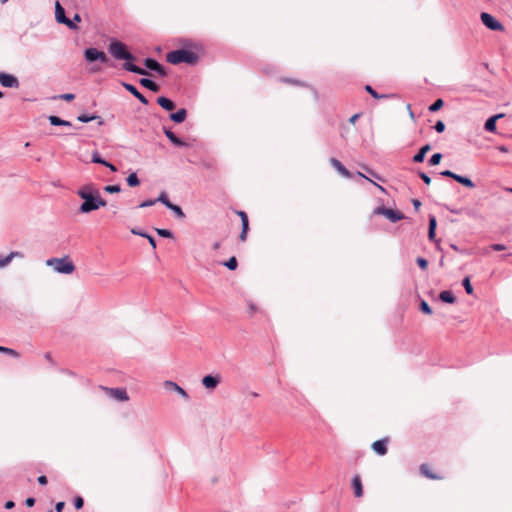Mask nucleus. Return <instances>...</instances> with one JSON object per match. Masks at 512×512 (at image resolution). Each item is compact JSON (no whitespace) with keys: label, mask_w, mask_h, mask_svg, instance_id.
Returning a JSON list of instances; mask_svg holds the SVG:
<instances>
[{"label":"nucleus","mask_w":512,"mask_h":512,"mask_svg":"<svg viewBox=\"0 0 512 512\" xmlns=\"http://www.w3.org/2000/svg\"><path fill=\"white\" fill-rule=\"evenodd\" d=\"M462 285H463V287H464V289H465V291H466V293L468 295H472L473 294L474 290H473V287L471 285L470 278L468 276L463 279Z\"/></svg>","instance_id":"nucleus-34"},{"label":"nucleus","mask_w":512,"mask_h":512,"mask_svg":"<svg viewBox=\"0 0 512 512\" xmlns=\"http://www.w3.org/2000/svg\"><path fill=\"white\" fill-rule=\"evenodd\" d=\"M139 84L152 92H158L160 90V86L148 78H141Z\"/></svg>","instance_id":"nucleus-23"},{"label":"nucleus","mask_w":512,"mask_h":512,"mask_svg":"<svg viewBox=\"0 0 512 512\" xmlns=\"http://www.w3.org/2000/svg\"><path fill=\"white\" fill-rule=\"evenodd\" d=\"M418 175L425 184L429 185L431 183V178L426 173L419 172Z\"/></svg>","instance_id":"nucleus-50"},{"label":"nucleus","mask_w":512,"mask_h":512,"mask_svg":"<svg viewBox=\"0 0 512 512\" xmlns=\"http://www.w3.org/2000/svg\"><path fill=\"white\" fill-rule=\"evenodd\" d=\"M91 161L96 164L105 165L107 164V161L103 159L98 152H95L92 154Z\"/></svg>","instance_id":"nucleus-40"},{"label":"nucleus","mask_w":512,"mask_h":512,"mask_svg":"<svg viewBox=\"0 0 512 512\" xmlns=\"http://www.w3.org/2000/svg\"><path fill=\"white\" fill-rule=\"evenodd\" d=\"M431 150L430 144H426L420 148V150L413 156V161L421 163L424 161L427 152Z\"/></svg>","instance_id":"nucleus-24"},{"label":"nucleus","mask_w":512,"mask_h":512,"mask_svg":"<svg viewBox=\"0 0 512 512\" xmlns=\"http://www.w3.org/2000/svg\"><path fill=\"white\" fill-rule=\"evenodd\" d=\"M104 191L110 194L119 193L121 191L120 185H107L104 187Z\"/></svg>","instance_id":"nucleus-41"},{"label":"nucleus","mask_w":512,"mask_h":512,"mask_svg":"<svg viewBox=\"0 0 512 512\" xmlns=\"http://www.w3.org/2000/svg\"><path fill=\"white\" fill-rule=\"evenodd\" d=\"M0 352L2 353H6L8 355H11L15 358H18L19 357V353L11 348H8V347H4V346H0Z\"/></svg>","instance_id":"nucleus-44"},{"label":"nucleus","mask_w":512,"mask_h":512,"mask_svg":"<svg viewBox=\"0 0 512 512\" xmlns=\"http://www.w3.org/2000/svg\"><path fill=\"white\" fill-rule=\"evenodd\" d=\"M365 90L375 99L386 98L387 95L378 94L370 85H366Z\"/></svg>","instance_id":"nucleus-42"},{"label":"nucleus","mask_w":512,"mask_h":512,"mask_svg":"<svg viewBox=\"0 0 512 512\" xmlns=\"http://www.w3.org/2000/svg\"><path fill=\"white\" fill-rule=\"evenodd\" d=\"M126 182L130 187H136L140 184V180L135 172H132L127 178Z\"/></svg>","instance_id":"nucleus-31"},{"label":"nucleus","mask_w":512,"mask_h":512,"mask_svg":"<svg viewBox=\"0 0 512 512\" xmlns=\"http://www.w3.org/2000/svg\"><path fill=\"white\" fill-rule=\"evenodd\" d=\"M374 214L384 215L393 223L398 222L404 218V215L400 211L386 208L384 206L377 207L374 210Z\"/></svg>","instance_id":"nucleus-7"},{"label":"nucleus","mask_w":512,"mask_h":512,"mask_svg":"<svg viewBox=\"0 0 512 512\" xmlns=\"http://www.w3.org/2000/svg\"><path fill=\"white\" fill-rule=\"evenodd\" d=\"M64 506H65V503L64 502H58L56 503L55 505V510L57 512H62V510L64 509Z\"/></svg>","instance_id":"nucleus-54"},{"label":"nucleus","mask_w":512,"mask_h":512,"mask_svg":"<svg viewBox=\"0 0 512 512\" xmlns=\"http://www.w3.org/2000/svg\"><path fill=\"white\" fill-rule=\"evenodd\" d=\"M38 483L40 485H46L47 484V477L45 475H41L38 477Z\"/></svg>","instance_id":"nucleus-55"},{"label":"nucleus","mask_w":512,"mask_h":512,"mask_svg":"<svg viewBox=\"0 0 512 512\" xmlns=\"http://www.w3.org/2000/svg\"><path fill=\"white\" fill-rule=\"evenodd\" d=\"M482 23L492 31H503L504 26L491 14L482 12L480 15Z\"/></svg>","instance_id":"nucleus-8"},{"label":"nucleus","mask_w":512,"mask_h":512,"mask_svg":"<svg viewBox=\"0 0 512 512\" xmlns=\"http://www.w3.org/2000/svg\"><path fill=\"white\" fill-rule=\"evenodd\" d=\"M14 506H15V503L12 500L7 501L4 505L5 509H12V508H14Z\"/></svg>","instance_id":"nucleus-57"},{"label":"nucleus","mask_w":512,"mask_h":512,"mask_svg":"<svg viewBox=\"0 0 512 512\" xmlns=\"http://www.w3.org/2000/svg\"><path fill=\"white\" fill-rule=\"evenodd\" d=\"M156 200V203L157 202H160L162 204H164L167 208H168V205L172 204V202H170V200L168 199V196L166 194V192H161L158 196V198L155 199Z\"/></svg>","instance_id":"nucleus-35"},{"label":"nucleus","mask_w":512,"mask_h":512,"mask_svg":"<svg viewBox=\"0 0 512 512\" xmlns=\"http://www.w3.org/2000/svg\"><path fill=\"white\" fill-rule=\"evenodd\" d=\"M46 265L52 267L54 271L61 274H71L75 270V265L67 256L62 258H49Z\"/></svg>","instance_id":"nucleus-4"},{"label":"nucleus","mask_w":512,"mask_h":512,"mask_svg":"<svg viewBox=\"0 0 512 512\" xmlns=\"http://www.w3.org/2000/svg\"><path fill=\"white\" fill-rule=\"evenodd\" d=\"M75 98L73 93H65L58 96H54L53 99H62L65 101H72Z\"/></svg>","instance_id":"nucleus-45"},{"label":"nucleus","mask_w":512,"mask_h":512,"mask_svg":"<svg viewBox=\"0 0 512 512\" xmlns=\"http://www.w3.org/2000/svg\"><path fill=\"white\" fill-rule=\"evenodd\" d=\"M144 65L147 69H149L151 71H155L160 76L166 75L165 68L157 60H155L153 58H146L144 60Z\"/></svg>","instance_id":"nucleus-11"},{"label":"nucleus","mask_w":512,"mask_h":512,"mask_svg":"<svg viewBox=\"0 0 512 512\" xmlns=\"http://www.w3.org/2000/svg\"><path fill=\"white\" fill-rule=\"evenodd\" d=\"M387 443L388 439H381L377 440L372 444V449L378 454V455H385L387 453Z\"/></svg>","instance_id":"nucleus-19"},{"label":"nucleus","mask_w":512,"mask_h":512,"mask_svg":"<svg viewBox=\"0 0 512 512\" xmlns=\"http://www.w3.org/2000/svg\"><path fill=\"white\" fill-rule=\"evenodd\" d=\"M434 129L438 133L444 132V130H445V123L443 121H441V120L437 121L436 124L434 125Z\"/></svg>","instance_id":"nucleus-47"},{"label":"nucleus","mask_w":512,"mask_h":512,"mask_svg":"<svg viewBox=\"0 0 512 512\" xmlns=\"http://www.w3.org/2000/svg\"><path fill=\"white\" fill-rule=\"evenodd\" d=\"M157 103L164 109V110H167V111H172L176 105L175 103L168 99L167 97H164V96H160L157 98Z\"/></svg>","instance_id":"nucleus-25"},{"label":"nucleus","mask_w":512,"mask_h":512,"mask_svg":"<svg viewBox=\"0 0 512 512\" xmlns=\"http://www.w3.org/2000/svg\"><path fill=\"white\" fill-rule=\"evenodd\" d=\"M131 232H132V234H134V235H139V236H141V237H146V236H147V233H145V232H141V231H138V230H136V229H132V230H131Z\"/></svg>","instance_id":"nucleus-56"},{"label":"nucleus","mask_w":512,"mask_h":512,"mask_svg":"<svg viewBox=\"0 0 512 512\" xmlns=\"http://www.w3.org/2000/svg\"><path fill=\"white\" fill-rule=\"evenodd\" d=\"M84 505V500L82 497L78 496L74 499V506L76 509H81Z\"/></svg>","instance_id":"nucleus-49"},{"label":"nucleus","mask_w":512,"mask_h":512,"mask_svg":"<svg viewBox=\"0 0 512 512\" xmlns=\"http://www.w3.org/2000/svg\"><path fill=\"white\" fill-rule=\"evenodd\" d=\"M108 51L115 59L126 61L122 65L124 70L144 76L149 74L147 70L132 63L135 60V56L128 51L127 46L123 42L112 40L108 46Z\"/></svg>","instance_id":"nucleus-1"},{"label":"nucleus","mask_w":512,"mask_h":512,"mask_svg":"<svg viewBox=\"0 0 512 512\" xmlns=\"http://www.w3.org/2000/svg\"><path fill=\"white\" fill-rule=\"evenodd\" d=\"M71 21H74V23L76 24L77 22H81V16L80 14L76 13L74 16H73V19H71Z\"/></svg>","instance_id":"nucleus-61"},{"label":"nucleus","mask_w":512,"mask_h":512,"mask_svg":"<svg viewBox=\"0 0 512 512\" xmlns=\"http://www.w3.org/2000/svg\"><path fill=\"white\" fill-rule=\"evenodd\" d=\"M223 265L227 267L229 270H235L238 266V262L236 257H231L227 261L223 262Z\"/></svg>","instance_id":"nucleus-33"},{"label":"nucleus","mask_w":512,"mask_h":512,"mask_svg":"<svg viewBox=\"0 0 512 512\" xmlns=\"http://www.w3.org/2000/svg\"><path fill=\"white\" fill-rule=\"evenodd\" d=\"M421 473L426 476L429 479H438L439 477L435 474H433L430 470L427 464H422L420 466Z\"/></svg>","instance_id":"nucleus-32"},{"label":"nucleus","mask_w":512,"mask_h":512,"mask_svg":"<svg viewBox=\"0 0 512 512\" xmlns=\"http://www.w3.org/2000/svg\"><path fill=\"white\" fill-rule=\"evenodd\" d=\"M412 204H413V206H414V208H415L416 210H418V209L420 208V206H421V202H420L418 199H414V200L412 201Z\"/></svg>","instance_id":"nucleus-60"},{"label":"nucleus","mask_w":512,"mask_h":512,"mask_svg":"<svg viewBox=\"0 0 512 512\" xmlns=\"http://www.w3.org/2000/svg\"><path fill=\"white\" fill-rule=\"evenodd\" d=\"M0 84L3 87H7V88H18L19 87V81H18L17 77H15L14 75L5 73V72H0Z\"/></svg>","instance_id":"nucleus-10"},{"label":"nucleus","mask_w":512,"mask_h":512,"mask_svg":"<svg viewBox=\"0 0 512 512\" xmlns=\"http://www.w3.org/2000/svg\"><path fill=\"white\" fill-rule=\"evenodd\" d=\"M491 249L494 250V251H502V250H505L506 249V246L503 245V244H492L491 245Z\"/></svg>","instance_id":"nucleus-51"},{"label":"nucleus","mask_w":512,"mask_h":512,"mask_svg":"<svg viewBox=\"0 0 512 512\" xmlns=\"http://www.w3.org/2000/svg\"><path fill=\"white\" fill-rule=\"evenodd\" d=\"M442 154L441 153H435L433 154L430 159H429V165L431 166H435V165H438L442 159Z\"/></svg>","instance_id":"nucleus-39"},{"label":"nucleus","mask_w":512,"mask_h":512,"mask_svg":"<svg viewBox=\"0 0 512 512\" xmlns=\"http://www.w3.org/2000/svg\"><path fill=\"white\" fill-rule=\"evenodd\" d=\"M420 310L424 314H427V315H431L432 314V309H431V307L429 306V304L425 300L421 301V303H420Z\"/></svg>","instance_id":"nucleus-43"},{"label":"nucleus","mask_w":512,"mask_h":512,"mask_svg":"<svg viewBox=\"0 0 512 512\" xmlns=\"http://www.w3.org/2000/svg\"><path fill=\"white\" fill-rule=\"evenodd\" d=\"M164 387L167 390H171V391L178 393L181 397H183L186 400L189 399V395L187 394V392L182 387H180L177 383H175L173 381L166 380L164 382Z\"/></svg>","instance_id":"nucleus-13"},{"label":"nucleus","mask_w":512,"mask_h":512,"mask_svg":"<svg viewBox=\"0 0 512 512\" xmlns=\"http://www.w3.org/2000/svg\"><path fill=\"white\" fill-rule=\"evenodd\" d=\"M443 177H449V178H452L454 179L455 181H457L458 183L464 185L465 187L467 188H474L475 187V184L474 182L466 177V176H462V175H459V174H456L450 170H444L440 173Z\"/></svg>","instance_id":"nucleus-9"},{"label":"nucleus","mask_w":512,"mask_h":512,"mask_svg":"<svg viewBox=\"0 0 512 512\" xmlns=\"http://www.w3.org/2000/svg\"><path fill=\"white\" fill-rule=\"evenodd\" d=\"M48 119H49L50 124L53 126H66V127L72 126L71 122H69L67 120H63V119L59 118L58 116L52 115Z\"/></svg>","instance_id":"nucleus-29"},{"label":"nucleus","mask_w":512,"mask_h":512,"mask_svg":"<svg viewBox=\"0 0 512 512\" xmlns=\"http://www.w3.org/2000/svg\"><path fill=\"white\" fill-rule=\"evenodd\" d=\"M16 257H23V254L18 251H13L10 252L7 256L0 255V268L8 266Z\"/></svg>","instance_id":"nucleus-20"},{"label":"nucleus","mask_w":512,"mask_h":512,"mask_svg":"<svg viewBox=\"0 0 512 512\" xmlns=\"http://www.w3.org/2000/svg\"><path fill=\"white\" fill-rule=\"evenodd\" d=\"M83 56L88 63L100 62L104 64L109 61V58L105 52L99 51L94 47L85 49Z\"/></svg>","instance_id":"nucleus-5"},{"label":"nucleus","mask_w":512,"mask_h":512,"mask_svg":"<svg viewBox=\"0 0 512 512\" xmlns=\"http://www.w3.org/2000/svg\"><path fill=\"white\" fill-rule=\"evenodd\" d=\"M497 149H498L500 152H502V153H507V152H508V148H507L506 146H503V145H502V146H499Z\"/></svg>","instance_id":"nucleus-62"},{"label":"nucleus","mask_w":512,"mask_h":512,"mask_svg":"<svg viewBox=\"0 0 512 512\" xmlns=\"http://www.w3.org/2000/svg\"><path fill=\"white\" fill-rule=\"evenodd\" d=\"M122 86L128 91L130 92L133 96H135L142 104L144 105H147L148 104V100L147 98L138 91V89L132 85V84H129V83H126V82H123L122 83Z\"/></svg>","instance_id":"nucleus-14"},{"label":"nucleus","mask_w":512,"mask_h":512,"mask_svg":"<svg viewBox=\"0 0 512 512\" xmlns=\"http://www.w3.org/2000/svg\"><path fill=\"white\" fill-rule=\"evenodd\" d=\"M25 504L27 507H33L35 504V499L33 497H29L26 499Z\"/></svg>","instance_id":"nucleus-53"},{"label":"nucleus","mask_w":512,"mask_h":512,"mask_svg":"<svg viewBox=\"0 0 512 512\" xmlns=\"http://www.w3.org/2000/svg\"><path fill=\"white\" fill-rule=\"evenodd\" d=\"M154 204H156V200L155 199H148V200H145L142 203H140L138 207L139 208H146V207L153 206Z\"/></svg>","instance_id":"nucleus-48"},{"label":"nucleus","mask_w":512,"mask_h":512,"mask_svg":"<svg viewBox=\"0 0 512 512\" xmlns=\"http://www.w3.org/2000/svg\"><path fill=\"white\" fill-rule=\"evenodd\" d=\"M97 118H100L99 116H96V115H86V114H80L78 117H77V120L80 121V122H83V123H88V122H91Z\"/></svg>","instance_id":"nucleus-36"},{"label":"nucleus","mask_w":512,"mask_h":512,"mask_svg":"<svg viewBox=\"0 0 512 512\" xmlns=\"http://www.w3.org/2000/svg\"><path fill=\"white\" fill-rule=\"evenodd\" d=\"M502 117H504V114H497V115L489 117L484 124L485 130H487L489 132H495L496 131V122L499 118H502Z\"/></svg>","instance_id":"nucleus-22"},{"label":"nucleus","mask_w":512,"mask_h":512,"mask_svg":"<svg viewBox=\"0 0 512 512\" xmlns=\"http://www.w3.org/2000/svg\"><path fill=\"white\" fill-rule=\"evenodd\" d=\"M101 70V67L100 66H97V65H93L91 67V72H99Z\"/></svg>","instance_id":"nucleus-63"},{"label":"nucleus","mask_w":512,"mask_h":512,"mask_svg":"<svg viewBox=\"0 0 512 512\" xmlns=\"http://www.w3.org/2000/svg\"><path fill=\"white\" fill-rule=\"evenodd\" d=\"M164 133L173 145H175L177 147H187L188 146V144L186 142H184L179 137H177V135L174 132H172L170 129L164 128Z\"/></svg>","instance_id":"nucleus-18"},{"label":"nucleus","mask_w":512,"mask_h":512,"mask_svg":"<svg viewBox=\"0 0 512 512\" xmlns=\"http://www.w3.org/2000/svg\"><path fill=\"white\" fill-rule=\"evenodd\" d=\"M168 209L171 210L175 214V216L179 219H183L185 217V214H184L182 208L176 204L172 203V204L168 205Z\"/></svg>","instance_id":"nucleus-30"},{"label":"nucleus","mask_w":512,"mask_h":512,"mask_svg":"<svg viewBox=\"0 0 512 512\" xmlns=\"http://www.w3.org/2000/svg\"><path fill=\"white\" fill-rule=\"evenodd\" d=\"M444 105V101L442 99H437L433 104H431L429 106V111L430 112H436L438 110H440Z\"/></svg>","instance_id":"nucleus-37"},{"label":"nucleus","mask_w":512,"mask_h":512,"mask_svg":"<svg viewBox=\"0 0 512 512\" xmlns=\"http://www.w3.org/2000/svg\"><path fill=\"white\" fill-rule=\"evenodd\" d=\"M77 195L83 200L79 207L80 213L87 214L107 205V202L100 197L99 191L93 184L82 186L77 191Z\"/></svg>","instance_id":"nucleus-2"},{"label":"nucleus","mask_w":512,"mask_h":512,"mask_svg":"<svg viewBox=\"0 0 512 512\" xmlns=\"http://www.w3.org/2000/svg\"><path fill=\"white\" fill-rule=\"evenodd\" d=\"M167 61L174 65L180 63L195 64L198 61V56L190 50L178 49L167 54Z\"/></svg>","instance_id":"nucleus-3"},{"label":"nucleus","mask_w":512,"mask_h":512,"mask_svg":"<svg viewBox=\"0 0 512 512\" xmlns=\"http://www.w3.org/2000/svg\"><path fill=\"white\" fill-rule=\"evenodd\" d=\"M439 299L442 301V302H445V303H449V304H453L455 303L456 301V298L455 296L453 295V293L449 290H444V291H441L440 294H439Z\"/></svg>","instance_id":"nucleus-28"},{"label":"nucleus","mask_w":512,"mask_h":512,"mask_svg":"<svg viewBox=\"0 0 512 512\" xmlns=\"http://www.w3.org/2000/svg\"><path fill=\"white\" fill-rule=\"evenodd\" d=\"M437 227V220L434 215L429 216V228H428V238L431 241L435 240V231Z\"/></svg>","instance_id":"nucleus-27"},{"label":"nucleus","mask_w":512,"mask_h":512,"mask_svg":"<svg viewBox=\"0 0 512 512\" xmlns=\"http://www.w3.org/2000/svg\"><path fill=\"white\" fill-rule=\"evenodd\" d=\"M220 383V376L218 375H206L202 379V384L207 389H215Z\"/></svg>","instance_id":"nucleus-17"},{"label":"nucleus","mask_w":512,"mask_h":512,"mask_svg":"<svg viewBox=\"0 0 512 512\" xmlns=\"http://www.w3.org/2000/svg\"><path fill=\"white\" fill-rule=\"evenodd\" d=\"M416 263L418 264V266L422 269V270H425L428 266V261L425 259V258H422V257H418L416 259Z\"/></svg>","instance_id":"nucleus-46"},{"label":"nucleus","mask_w":512,"mask_h":512,"mask_svg":"<svg viewBox=\"0 0 512 512\" xmlns=\"http://www.w3.org/2000/svg\"><path fill=\"white\" fill-rule=\"evenodd\" d=\"M352 487L355 497L360 498L363 496V486L359 475H355L352 478Z\"/></svg>","instance_id":"nucleus-21"},{"label":"nucleus","mask_w":512,"mask_h":512,"mask_svg":"<svg viewBox=\"0 0 512 512\" xmlns=\"http://www.w3.org/2000/svg\"><path fill=\"white\" fill-rule=\"evenodd\" d=\"M104 166L108 167L112 172H116L117 171L116 166L113 165L112 163L108 162V161H107V164H105Z\"/></svg>","instance_id":"nucleus-59"},{"label":"nucleus","mask_w":512,"mask_h":512,"mask_svg":"<svg viewBox=\"0 0 512 512\" xmlns=\"http://www.w3.org/2000/svg\"><path fill=\"white\" fill-rule=\"evenodd\" d=\"M55 19L58 23L66 25L71 30H78L77 24L66 16L65 9L59 1L55 3Z\"/></svg>","instance_id":"nucleus-6"},{"label":"nucleus","mask_w":512,"mask_h":512,"mask_svg":"<svg viewBox=\"0 0 512 512\" xmlns=\"http://www.w3.org/2000/svg\"><path fill=\"white\" fill-rule=\"evenodd\" d=\"M156 233L164 238H173V233L168 229L156 228Z\"/></svg>","instance_id":"nucleus-38"},{"label":"nucleus","mask_w":512,"mask_h":512,"mask_svg":"<svg viewBox=\"0 0 512 512\" xmlns=\"http://www.w3.org/2000/svg\"><path fill=\"white\" fill-rule=\"evenodd\" d=\"M237 214L241 218V223H242V231H241L239 237H240L241 241H245L246 237H247V232L249 230L248 216L244 211H238Z\"/></svg>","instance_id":"nucleus-15"},{"label":"nucleus","mask_w":512,"mask_h":512,"mask_svg":"<svg viewBox=\"0 0 512 512\" xmlns=\"http://www.w3.org/2000/svg\"><path fill=\"white\" fill-rule=\"evenodd\" d=\"M187 117V111L184 108L179 109L177 112L171 113L169 118L175 123H182Z\"/></svg>","instance_id":"nucleus-26"},{"label":"nucleus","mask_w":512,"mask_h":512,"mask_svg":"<svg viewBox=\"0 0 512 512\" xmlns=\"http://www.w3.org/2000/svg\"><path fill=\"white\" fill-rule=\"evenodd\" d=\"M109 396L115 398L118 401H128L129 396L123 388H106Z\"/></svg>","instance_id":"nucleus-12"},{"label":"nucleus","mask_w":512,"mask_h":512,"mask_svg":"<svg viewBox=\"0 0 512 512\" xmlns=\"http://www.w3.org/2000/svg\"><path fill=\"white\" fill-rule=\"evenodd\" d=\"M330 164L335 168L343 177L351 178V172L336 158L330 159Z\"/></svg>","instance_id":"nucleus-16"},{"label":"nucleus","mask_w":512,"mask_h":512,"mask_svg":"<svg viewBox=\"0 0 512 512\" xmlns=\"http://www.w3.org/2000/svg\"><path fill=\"white\" fill-rule=\"evenodd\" d=\"M359 117H360V114H354V115H352V116L350 117L349 122H350L351 124H355V123H356V121H357V119H358Z\"/></svg>","instance_id":"nucleus-58"},{"label":"nucleus","mask_w":512,"mask_h":512,"mask_svg":"<svg viewBox=\"0 0 512 512\" xmlns=\"http://www.w3.org/2000/svg\"><path fill=\"white\" fill-rule=\"evenodd\" d=\"M148 239L150 245L152 246L153 249H156V241L154 239V237H152L151 235L147 234V236L145 237Z\"/></svg>","instance_id":"nucleus-52"},{"label":"nucleus","mask_w":512,"mask_h":512,"mask_svg":"<svg viewBox=\"0 0 512 512\" xmlns=\"http://www.w3.org/2000/svg\"><path fill=\"white\" fill-rule=\"evenodd\" d=\"M44 357H45V359H47L48 361L52 362L51 353L46 352V353L44 354Z\"/></svg>","instance_id":"nucleus-64"}]
</instances>
